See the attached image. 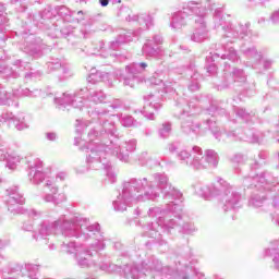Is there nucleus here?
<instances>
[{
	"instance_id": "nucleus-45",
	"label": "nucleus",
	"mask_w": 279,
	"mask_h": 279,
	"mask_svg": "<svg viewBox=\"0 0 279 279\" xmlns=\"http://www.w3.org/2000/svg\"><path fill=\"white\" fill-rule=\"evenodd\" d=\"M233 112H235L236 117H239L240 119H242V121H245L246 123H250V121L254 119V114L248 113L243 108L234 107Z\"/></svg>"
},
{
	"instance_id": "nucleus-1",
	"label": "nucleus",
	"mask_w": 279,
	"mask_h": 279,
	"mask_svg": "<svg viewBox=\"0 0 279 279\" xmlns=\"http://www.w3.org/2000/svg\"><path fill=\"white\" fill-rule=\"evenodd\" d=\"M90 117L97 119L99 124L92 129L87 136L89 143L81 147L87 155V168H78V173H86L89 169H105L106 175L111 184L117 182V174L112 171L110 162H104L109 156H114L121 162H130V155L136 151V138L128 140L119 144L117 126L110 120V110L97 108L92 111ZM104 158V159H102Z\"/></svg>"
},
{
	"instance_id": "nucleus-34",
	"label": "nucleus",
	"mask_w": 279,
	"mask_h": 279,
	"mask_svg": "<svg viewBox=\"0 0 279 279\" xmlns=\"http://www.w3.org/2000/svg\"><path fill=\"white\" fill-rule=\"evenodd\" d=\"M43 191H44L45 195H47V193H59L60 187L58 186V183L56 182V178H53V177L46 178L44 181Z\"/></svg>"
},
{
	"instance_id": "nucleus-60",
	"label": "nucleus",
	"mask_w": 279,
	"mask_h": 279,
	"mask_svg": "<svg viewBox=\"0 0 279 279\" xmlns=\"http://www.w3.org/2000/svg\"><path fill=\"white\" fill-rule=\"evenodd\" d=\"M121 106H123V102L119 99H116V100H113V102H111L109 105V108H112L113 110H117V109L121 108Z\"/></svg>"
},
{
	"instance_id": "nucleus-25",
	"label": "nucleus",
	"mask_w": 279,
	"mask_h": 279,
	"mask_svg": "<svg viewBox=\"0 0 279 279\" xmlns=\"http://www.w3.org/2000/svg\"><path fill=\"white\" fill-rule=\"evenodd\" d=\"M191 20H193L191 14L186 13V11L182 9L172 14L170 27L171 29H182V27H186V25H189V21Z\"/></svg>"
},
{
	"instance_id": "nucleus-4",
	"label": "nucleus",
	"mask_w": 279,
	"mask_h": 279,
	"mask_svg": "<svg viewBox=\"0 0 279 279\" xmlns=\"http://www.w3.org/2000/svg\"><path fill=\"white\" fill-rule=\"evenodd\" d=\"M194 191L205 199L220 197V206L225 213L241 208V193L222 178H217V184L196 183Z\"/></svg>"
},
{
	"instance_id": "nucleus-39",
	"label": "nucleus",
	"mask_w": 279,
	"mask_h": 279,
	"mask_svg": "<svg viewBox=\"0 0 279 279\" xmlns=\"http://www.w3.org/2000/svg\"><path fill=\"white\" fill-rule=\"evenodd\" d=\"M87 99H88V101H92L93 104H106V95H105L104 90H101V89L90 92L87 95Z\"/></svg>"
},
{
	"instance_id": "nucleus-61",
	"label": "nucleus",
	"mask_w": 279,
	"mask_h": 279,
	"mask_svg": "<svg viewBox=\"0 0 279 279\" xmlns=\"http://www.w3.org/2000/svg\"><path fill=\"white\" fill-rule=\"evenodd\" d=\"M272 64H274V60H271V59H265L263 61V68L265 69V71L271 69Z\"/></svg>"
},
{
	"instance_id": "nucleus-44",
	"label": "nucleus",
	"mask_w": 279,
	"mask_h": 279,
	"mask_svg": "<svg viewBox=\"0 0 279 279\" xmlns=\"http://www.w3.org/2000/svg\"><path fill=\"white\" fill-rule=\"evenodd\" d=\"M105 77H108V73L99 72L93 69L87 77V82H89V84H97V82H101V80Z\"/></svg>"
},
{
	"instance_id": "nucleus-27",
	"label": "nucleus",
	"mask_w": 279,
	"mask_h": 279,
	"mask_svg": "<svg viewBox=\"0 0 279 279\" xmlns=\"http://www.w3.org/2000/svg\"><path fill=\"white\" fill-rule=\"evenodd\" d=\"M128 23H136L138 22L142 29H149L151 25H154V19L149 14H136L131 10V16L126 20Z\"/></svg>"
},
{
	"instance_id": "nucleus-22",
	"label": "nucleus",
	"mask_w": 279,
	"mask_h": 279,
	"mask_svg": "<svg viewBox=\"0 0 279 279\" xmlns=\"http://www.w3.org/2000/svg\"><path fill=\"white\" fill-rule=\"evenodd\" d=\"M182 9L185 13L190 14V19H192L194 23L195 21H199V19L206 21V8L202 5V1L184 2Z\"/></svg>"
},
{
	"instance_id": "nucleus-56",
	"label": "nucleus",
	"mask_w": 279,
	"mask_h": 279,
	"mask_svg": "<svg viewBox=\"0 0 279 279\" xmlns=\"http://www.w3.org/2000/svg\"><path fill=\"white\" fill-rule=\"evenodd\" d=\"M57 13L63 19H66V16H71V10H69V8L66 7H59Z\"/></svg>"
},
{
	"instance_id": "nucleus-3",
	"label": "nucleus",
	"mask_w": 279,
	"mask_h": 279,
	"mask_svg": "<svg viewBox=\"0 0 279 279\" xmlns=\"http://www.w3.org/2000/svg\"><path fill=\"white\" fill-rule=\"evenodd\" d=\"M62 236L88 243L76 253V265L82 269H97V262L93 256L106 250V236L101 232V225L90 223L88 218H75L72 222H65L62 226Z\"/></svg>"
},
{
	"instance_id": "nucleus-52",
	"label": "nucleus",
	"mask_w": 279,
	"mask_h": 279,
	"mask_svg": "<svg viewBox=\"0 0 279 279\" xmlns=\"http://www.w3.org/2000/svg\"><path fill=\"white\" fill-rule=\"evenodd\" d=\"M119 19H122V21H129L130 16H132V9L129 7H121L118 11Z\"/></svg>"
},
{
	"instance_id": "nucleus-10",
	"label": "nucleus",
	"mask_w": 279,
	"mask_h": 279,
	"mask_svg": "<svg viewBox=\"0 0 279 279\" xmlns=\"http://www.w3.org/2000/svg\"><path fill=\"white\" fill-rule=\"evenodd\" d=\"M8 210L13 215H28L32 219H39L43 217V211L36 209L25 210L23 209L22 204H25V197L19 191V186L9 187L5 190V199H4Z\"/></svg>"
},
{
	"instance_id": "nucleus-62",
	"label": "nucleus",
	"mask_w": 279,
	"mask_h": 279,
	"mask_svg": "<svg viewBox=\"0 0 279 279\" xmlns=\"http://www.w3.org/2000/svg\"><path fill=\"white\" fill-rule=\"evenodd\" d=\"M54 180L56 182H58V180H60V182H64V180H66V172L57 173Z\"/></svg>"
},
{
	"instance_id": "nucleus-20",
	"label": "nucleus",
	"mask_w": 279,
	"mask_h": 279,
	"mask_svg": "<svg viewBox=\"0 0 279 279\" xmlns=\"http://www.w3.org/2000/svg\"><path fill=\"white\" fill-rule=\"evenodd\" d=\"M0 123H12L19 132L29 130V121H27L25 113H17L16 116H13L12 112L2 111L0 113Z\"/></svg>"
},
{
	"instance_id": "nucleus-63",
	"label": "nucleus",
	"mask_w": 279,
	"mask_h": 279,
	"mask_svg": "<svg viewBox=\"0 0 279 279\" xmlns=\"http://www.w3.org/2000/svg\"><path fill=\"white\" fill-rule=\"evenodd\" d=\"M46 138L47 141H56V138H58V134H56L54 132H48L46 133Z\"/></svg>"
},
{
	"instance_id": "nucleus-12",
	"label": "nucleus",
	"mask_w": 279,
	"mask_h": 279,
	"mask_svg": "<svg viewBox=\"0 0 279 279\" xmlns=\"http://www.w3.org/2000/svg\"><path fill=\"white\" fill-rule=\"evenodd\" d=\"M194 151V162L193 169L196 171H202L203 169H208V167H217L219 165V155H217V151L213 149H207L205 151L202 150L198 146H193Z\"/></svg>"
},
{
	"instance_id": "nucleus-9",
	"label": "nucleus",
	"mask_w": 279,
	"mask_h": 279,
	"mask_svg": "<svg viewBox=\"0 0 279 279\" xmlns=\"http://www.w3.org/2000/svg\"><path fill=\"white\" fill-rule=\"evenodd\" d=\"M214 25L216 29L219 27H222V31L225 32L226 38H245L247 36L252 35V31H250V23H239L235 26H232L230 22L226 21V17H223V12L221 9H216L214 13Z\"/></svg>"
},
{
	"instance_id": "nucleus-58",
	"label": "nucleus",
	"mask_w": 279,
	"mask_h": 279,
	"mask_svg": "<svg viewBox=\"0 0 279 279\" xmlns=\"http://www.w3.org/2000/svg\"><path fill=\"white\" fill-rule=\"evenodd\" d=\"M22 230H24V232H32L34 230V225L31 220H28L27 222L23 223Z\"/></svg>"
},
{
	"instance_id": "nucleus-16",
	"label": "nucleus",
	"mask_w": 279,
	"mask_h": 279,
	"mask_svg": "<svg viewBox=\"0 0 279 279\" xmlns=\"http://www.w3.org/2000/svg\"><path fill=\"white\" fill-rule=\"evenodd\" d=\"M40 265L36 264H15L10 269L11 276L5 279H38Z\"/></svg>"
},
{
	"instance_id": "nucleus-54",
	"label": "nucleus",
	"mask_w": 279,
	"mask_h": 279,
	"mask_svg": "<svg viewBox=\"0 0 279 279\" xmlns=\"http://www.w3.org/2000/svg\"><path fill=\"white\" fill-rule=\"evenodd\" d=\"M40 19H43L44 21H49L51 19H53V16H56V13H53V10L51 9V7H48L47 9H45L40 14H39Z\"/></svg>"
},
{
	"instance_id": "nucleus-26",
	"label": "nucleus",
	"mask_w": 279,
	"mask_h": 279,
	"mask_svg": "<svg viewBox=\"0 0 279 279\" xmlns=\"http://www.w3.org/2000/svg\"><path fill=\"white\" fill-rule=\"evenodd\" d=\"M48 71H61L63 76L62 80H66V77H71V70L66 66V62L62 59L50 58L47 62Z\"/></svg>"
},
{
	"instance_id": "nucleus-42",
	"label": "nucleus",
	"mask_w": 279,
	"mask_h": 279,
	"mask_svg": "<svg viewBox=\"0 0 279 279\" xmlns=\"http://www.w3.org/2000/svg\"><path fill=\"white\" fill-rule=\"evenodd\" d=\"M22 51H24V53H27L28 56H33V58H40V56H43V51H40V49H38L35 44H26L22 48Z\"/></svg>"
},
{
	"instance_id": "nucleus-41",
	"label": "nucleus",
	"mask_w": 279,
	"mask_h": 279,
	"mask_svg": "<svg viewBox=\"0 0 279 279\" xmlns=\"http://www.w3.org/2000/svg\"><path fill=\"white\" fill-rule=\"evenodd\" d=\"M201 276L202 274H196L193 268L185 264V271L179 272L175 279H201Z\"/></svg>"
},
{
	"instance_id": "nucleus-24",
	"label": "nucleus",
	"mask_w": 279,
	"mask_h": 279,
	"mask_svg": "<svg viewBox=\"0 0 279 279\" xmlns=\"http://www.w3.org/2000/svg\"><path fill=\"white\" fill-rule=\"evenodd\" d=\"M76 53L81 56V58H86L88 56H100L101 58H108V48H106L104 40H100L96 46H93L92 48H87V46H84L83 48H76Z\"/></svg>"
},
{
	"instance_id": "nucleus-29",
	"label": "nucleus",
	"mask_w": 279,
	"mask_h": 279,
	"mask_svg": "<svg viewBox=\"0 0 279 279\" xmlns=\"http://www.w3.org/2000/svg\"><path fill=\"white\" fill-rule=\"evenodd\" d=\"M125 43H132V34L128 33V34H121L118 36V38L114 41H111L107 51H108V58L114 56L111 54V51H117V49H119V47H121V45H125Z\"/></svg>"
},
{
	"instance_id": "nucleus-37",
	"label": "nucleus",
	"mask_w": 279,
	"mask_h": 279,
	"mask_svg": "<svg viewBox=\"0 0 279 279\" xmlns=\"http://www.w3.org/2000/svg\"><path fill=\"white\" fill-rule=\"evenodd\" d=\"M160 104L150 101L146 106H144L143 114L149 121H154V112L159 110Z\"/></svg>"
},
{
	"instance_id": "nucleus-5",
	"label": "nucleus",
	"mask_w": 279,
	"mask_h": 279,
	"mask_svg": "<svg viewBox=\"0 0 279 279\" xmlns=\"http://www.w3.org/2000/svg\"><path fill=\"white\" fill-rule=\"evenodd\" d=\"M197 110V99L190 101L184 98L177 99L174 117L179 119L183 134H199L202 124L195 119Z\"/></svg>"
},
{
	"instance_id": "nucleus-48",
	"label": "nucleus",
	"mask_w": 279,
	"mask_h": 279,
	"mask_svg": "<svg viewBox=\"0 0 279 279\" xmlns=\"http://www.w3.org/2000/svg\"><path fill=\"white\" fill-rule=\"evenodd\" d=\"M10 97H12V95L8 93L5 88L0 87V106H12Z\"/></svg>"
},
{
	"instance_id": "nucleus-53",
	"label": "nucleus",
	"mask_w": 279,
	"mask_h": 279,
	"mask_svg": "<svg viewBox=\"0 0 279 279\" xmlns=\"http://www.w3.org/2000/svg\"><path fill=\"white\" fill-rule=\"evenodd\" d=\"M181 231L183 234H193V232H197V228L193 222H185L183 223Z\"/></svg>"
},
{
	"instance_id": "nucleus-38",
	"label": "nucleus",
	"mask_w": 279,
	"mask_h": 279,
	"mask_svg": "<svg viewBox=\"0 0 279 279\" xmlns=\"http://www.w3.org/2000/svg\"><path fill=\"white\" fill-rule=\"evenodd\" d=\"M13 95L15 97H40V95H43V92L39 89L31 90L29 88H20L16 89Z\"/></svg>"
},
{
	"instance_id": "nucleus-28",
	"label": "nucleus",
	"mask_w": 279,
	"mask_h": 279,
	"mask_svg": "<svg viewBox=\"0 0 279 279\" xmlns=\"http://www.w3.org/2000/svg\"><path fill=\"white\" fill-rule=\"evenodd\" d=\"M244 56L251 60L250 64L253 69H260V62L263 61V54L256 50L255 47L242 49Z\"/></svg>"
},
{
	"instance_id": "nucleus-6",
	"label": "nucleus",
	"mask_w": 279,
	"mask_h": 279,
	"mask_svg": "<svg viewBox=\"0 0 279 279\" xmlns=\"http://www.w3.org/2000/svg\"><path fill=\"white\" fill-rule=\"evenodd\" d=\"M148 217H157V221L148 223L144 227L145 235L150 239H155V243H159V245H165L162 241V232L169 234L173 228H175V220L170 219L165 222V217H162V209L160 207H153L148 209Z\"/></svg>"
},
{
	"instance_id": "nucleus-32",
	"label": "nucleus",
	"mask_w": 279,
	"mask_h": 279,
	"mask_svg": "<svg viewBox=\"0 0 279 279\" xmlns=\"http://www.w3.org/2000/svg\"><path fill=\"white\" fill-rule=\"evenodd\" d=\"M223 49L225 53L216 52L214 56H216V58H221V60H230L231 62H239V60H241V57H239V53H236L234 48L230 47L227 50L226 47H223Z\"/></svg>"
},
{
	"instance_id": "nucleus-59",
	"label": "nucleus",
	"mask_w": 279,
	"mask_h": 279,
	"mask_svg": "<svg viewBox=\"0 0 279 279\" xmlns=\"http://www.w3.org/2000/svg\"><path fill=\"white\" fill-rule=\"evenodd\" d=\"M206 69L209 75H217V65L215 63L207 65Z\"/></svg>"
},
{
	"instance_id": "nucleus-40",
	"label": "nucleus",
	"mask_w": 279,
	"mask_h": 279,
	"mask_svg": "<svg viewBox=\"0 0 279 279\" xmlns=\"http://www.w3.org/2000/svg\"><path fill=\"white\" fill-rule=\"evenodd\" d=\"M61 248L66 254H75V256H77V252L84 250V247H82V244H77L76 242L63 243L61 245Z\"/></svg>"
},
{
	"instance_id": "nucleus-14",
	"label": "nucleus",
	"mask_w": 279,
	"mask_h": 279,
	"mask_svg": "<svg viewBox=\"0 0 279 279\" xmlns=\"http://www.w3.org/2000/svg\"><path fill=\"white\" fill-rule=\"evenodd\" d=\"M86 97H88V89H81L74 94H62L61 97L54 98V104L59 109L66 108V106H72L82 110L86 107Z\"/></svg>"
},
{
	"instance_id": "nucleus-13",
	"label": "nucleus",
	"mask_w": 279,
	"mask_h": 279,
	"mask_svg": "<svg viewBox=\"0 0 279 279\" xmlns=\"http://www.w3.org/2000/svg\"><path fill=\"white\" fill-rule=\"evenodd\" d=\"M74 219H84L83 217H73L70 220H66L64 218H60L56 221L50 220H43L39 225V228L37 231H33V239L35 241H41V239H45L46 236H51V234H56L58 231V228L61 230L62 234V226L65 223H73Z\"/></svg>"
},
{
	"instance_id": "nucleus-46",
	"label": "nucleus",
	"mask_w": 279,
	"mask_h": 279,
	"mask_svg": "<svg viewBox=\"0 0 279 279\" xmlns=\"http://www.w3.org/2000/svg\"><path fill=\"white\" fill-rule=\"evenodd\" d=\"M43 75V72L38 70L32 69V65H29V69L26 70L24 74L25 82H32V80H38Z\"/></svg>"
},
{
	"instance_id": "nucleus-64",
	"label": "nucleus",
	"mask_w": 279,
	"mask_h": 279,
	"mask_svg": "<svg viewBox=\"0 0 279 279\" xmlns=\"http://www.w3.org/2000/svg\"><path fill=\"white\" fill-rule=\"evenodd\" d=\"M4 160L8 161V153H5L3 149H0V162H3Z\"/></svg>"
},
{
	"instance_id": "nucleus-51",
	"label": "nucleus",
	"mask_w": 279,
	"mask_h": 279,
	"mask_svg": "<svg viewBox=\"0 0 279 279\" xmlns=\"http://www.w3.org/2000/svg\"><path fill=\"white\" fill-rule=\"evenodd\" d=\"M119 80L124 86H130V88H134V86L136 85V78H134V76L130 74H128V76L120 75Z\"/></svg>"
},
{
	"instance_id": "nucleus-15",
	"label": "nucleus",
	"mask_w": 279,
	"mask_h": 279,
	"mask_svg": "<svg viewBox=\"0 0 279 279\" xmlns=\"http://www.w3.org/2000/svg\"><path fill=\"white\" fill-rule=\"evenodd\" d=\"M12 66L0 61V75L4 80H19L21 77V73H25L29 71V62L15 59L12 61Z\"/></svg>"
},
{
	"instance_id": "nucleus-11",
	"label": "nucleus",
	"mask_w": 279,
	"mask_h": 279,
	"mask_svg": "<svg viewBox=\"0 0 279 279\" xmlns=\"http://www.w3.org/2000/svg\"><path fill=\"white\" fill-rule=\"evenodd\" d=\"M206 125L210 130L211 134L215 136L216 141H226L230 138L231 141H246V143H260V137L258 132L254 130H244V133L230 131L228 133H221L217 126V122L213 120H207Z\"/></svg>"
},
{
	"instance_id": "nucleus-47",
	"label": "nucleus",
	"mask_w": 279,
	"mask_h": 279,
	"mask_svg": "<svg viewBox=\"0 0 279 279\" xmlns=\"http://www.w3.org/2000/svg\"><path fill=\"white\" fill-rule=\"evenodd\" d=\"M97 267L100 269V271H105L106 274H112L118 269V266L110 262H102L99 265H97Z\"/></svg>"
},
{
	"instance_id": "nucleus-33",
	"label": "nucleus",
	"mask_w": 279,
	"mask_h": 279,
	"mask_svg": "<svg viewBox=\"0 0 279 279\" xmlns=\"http://www.w3.org/2000/svg\"><path fill=\"white\" fill-rule=\"evenodd\" d=\"M147 69L146 62L132 63L126 65V72L129 75L133 76L136 80L137 75H141Z\"/></svg>"
},
{
	"instance_id": "nucleus-21",
	"label": "nucleus",
	"mask_w": 279,
	"mask_h": 279,
	"mask_svg": "<svg viewBox=\"0 0 279 279\" xmlns=\"http://www.w3.org/2000/svg\"><path fill=\"white\" fill-rule=\"evenodd\" d=\"M247 82V74L245 70L241 68L233 66L230 71L229 77L225 78L220 85H218V90H226V88H230L232 84H245Z\"/></svg>"
},
{
	"instance_id": "nucleus-36",
	"label": "nucleus",
	"mask_w": 279,
	"mask_h": 279,
	"mask_svg": "<svg viewBox=\"0 0 279 279\" xmlns=\"http://www.w3.org/2000/svg\"><path fill=\"white\" fill-rule=\"evenodd\" d=\"M23 160V157L16 153H12L8 155L7 159V167L11 171H15V169L21 165V161Z\"/></svg>"
},
{
	"instance_id": "nucleus-7",
	"label": "nucleus",
	"mask_w": 279,
	"mask_h": 279,
	"mask_svg": "<svg viewBox=\"0 0 279 279\" xmlns=\"http://www.w3.org/2000/svg\"><path fill=\"white\" fill-rule=\"evenodd\" d=\"M162 269H165L162 262L156 256H150L147 262H143L141 265H125L122 269V274L125 279H140L143 274L146 278H155L156 274L162 272Z\"/></svg>"
},
{
	"instance_id": "nucleus-2",
	"label": "nucleus",
	"mask_w": 279,
	"mask_h": 279,
	"mask_svg": "<svg viewBox=\"0 0 279 279\" xmlns=\"http://www.w3.org/2000/svg\"><path fill=\"white\" fill-rule=\"evenodd\" d=\"M163 194V198L168 199L167 210L169 213H178L182 210L183 196L182 192L178 191L171 182L169 177L165 173L157 172L151 174L148 179H130L122 184V191L113 201V209L118 213L128 210V206L138 204L141 202H156Z\"/></svg>"
},
{
	"instance_id": "nucleus-18",
	"label": "nucleus",
	"mask_w": 279,
	"mask_h": 279,
	"mask_svg": "<svg viewBox=\"0 0 279 279\" xmlns=\"http://www.w3.org/2000/svg\"><path fill=\"white\" fill-rule=\"evenodd\" d=\"M160 45H162V36L155 35L151 39L146 40L142 51L146 58H162L165 49Z\"/></svg>"
},
{
	"instance_id": "nucleus-17",
	"label": "nucleus",
	"mask_w": 279,
	"mask_h": 279,
	"mask_svg": "<svg viewBox=\"0 0 279 279\" xmlns=\"http://www.w3.org/2000/svg\"><path fill=\"white\" fill-rule=\"evenodd\" d=\"M168 151H170V154H174L181 165H186L193 169V162H195V151L193 150V147L192 149L184 148L182 143L173 142L168 145Z\"/></svg>"
},
{
	"instance_id": "nucleus-8",
	"label": "nucleus",
	"mask_w": 279,
	"mask_h": 279,
	"mask_svg": "<svg viewBox=\"0 0 279 279\" xmlns=\"http://www.w3.org/2000/svg\"><path fill=\"white\" fill-rule=\"evenodd\" d=\"M247 189L255 186L257 191H274L277 195L274 198L276 213H279V183L269 172H264L253 177H247L243 181Z\"/></svg>"
},
{
	"instance_id": "nucleus-57",
	"label": "nucleus",
	"mask_w": 279,
	"mask_h": 279,
	"mask_svg": "<svg viewBox=\"0 0 279 279\" xmlns=\"http://www.w3.org/2000/svg\"><path fill=\"white\" fill-rule=\"evenodd\" d=\"M272 25H279V10L274 11L269 16Z\"/></svg>"
},
{
	"instance_id": "nucleus-31",
	"label": "nucleus",
	"mask_w": 279,
	"mask_h": 279,
	"mask_svg": "<svg viewBox=\"0 0 279 279\" xmlns=\"http://www.w3.org/2000/svg\"><path fill=\"white\" fill-rule=\"evenodd\" d=\"M147 84L149 86H161L162 90L166 93H171V90H173L165 83V77H162V74H158V72H156L154 76L147 80Z\"/></svg>"
},
{
	"instance_id": "nucleus-49",
	"label": "nucleus",
	"mask_w": 279,
	"mask_h": 279,
	"mask_svg": "<svg viewBox=\"0 0 279 279\" xmlns=\"http://www.w3.org/2000/svg\"><path fill=\"white\" fill-rule=\"evenodd\" d=\"M199 80H202V75L199 73L195 72L192 75L191 84L187 86V88H189V90H191V93H195L199 88Z\"/></svg>"
},
{
	"instance_id": "nucleus-19",
	"label": "nucleus",
	"mask_w": 279,
	"mask_h": 279,
	"mask_svg": "<svg viewBox=\"0 0 279 279\" xmlns=\"http://www.w3.org/2000/svg\"><path fill=\"white\" fill-rule=\"evenodd\" d=\"M28 165V180L31 184H44L45 180H47V174L43 172V161L38 158L27 161Z\"/></svg>"
},
{
	"instance_id": "nucleus-23",
	"label": "nucleus",
	"mask_w": 279,
	"mask_h": 279,
	"mask_svg": "<svg viewBox=\"0 0 279 279\" xmlns=\"http://www.w3.org/2000/svg\"><path fill=\"white\" fill-rule=\"evenodd\" d=\"M210 39V33L208 26L206 25V20L198 19L194 22V32L191 35V40L193 43H204Z\"/></svg>"
},
{
	"instance_id": "nucleus-30",
	"label": "nucleus",
	"mask_w": 279,
	"mask_h": 279,
	"mask_svg": "<svg viewBox=\"0 0 279 279\" xmlns=\"http://www.w3.org/2000/svg\"><path fill=\"white\" fill-rule=\"evenodd\" d=\"M43 199L47 204H53L54 206H59V204H64V202H66V194L64 192H61V193H58V192L46 193L43 196Z\"/></svg>"
},
{
	"instance_id": "nucleus-55",
	"label": "nucleus",
	"mask_w": 279,
	"mask_h": 279,
	"mask_svg": "<svg viewBox=\"0 0 279 279\" xmlns=\"http://www.w3.org/2000/svg\"><path fill=\"white\" fill-rule=\"evenodd\" d=\"M61 34L62 36H64V38H66V37L73 36V34H75V31L71 25H69L61 29Z\"/></svg>"
},
{
	"instance_id": "nucleus-43",
	"label": "nucleus",
	"mask_w": 279,
	"mask_h": 279,
	"mask_svg": "<svg viewBox=\"0 0 279 279\" xmlns=\"http://www.w3.org/2000/svg\"><path fill=\"white\" fill-rule=\"evenodd\" d=\"M265 199H266L265 195L254 192L248 201V205L253 206V208H260V206L265 204Z\"/></svg>"
},
{
	"instance_id": "nucleus-50",
	"label": "nucleus",
	"mask_w": 279,
	"mask_h": 279,
	"mask_svg": "<svg viewBox=\"0 0 279 279\" xmlns=\"http://www.w3.org/2000/svg\"><path fill=\"white\" fill-rule=\"evenodd\" d=\"M158 132L160 138H169V136H171V123H163Z\"/></svg>"
},
{
	"instance_id": "nucleus-35",
	"label": "nucleus",
	"mask_w": 279,
	"mask_h": 279,
	"mask_svg": "<svg viewBox=\"0 0 279 279\" xmlns=\"http://www.w3.org/2000/svg\"><path fill=\"white\" fill-rule=\"evenodd\" d=\"M117 117L120 119V123L123 128H141L142 125V123L136 121L132 116L118 114Z\"/></svg>"
}]
</instances>
